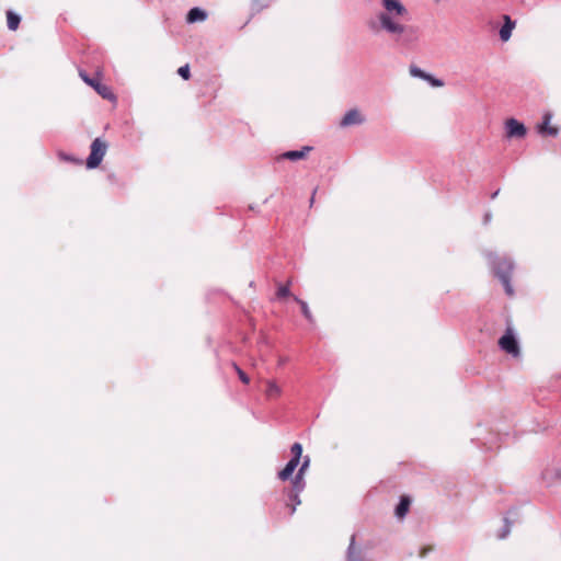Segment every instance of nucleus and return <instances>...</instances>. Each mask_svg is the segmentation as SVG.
<instances>
[{"label": "nucleus", "mask_w": 561, "mask_h": 561, "mask_svg": "<svg viewBox=\"0 0 561 561\" xmlns=\"http://www.w3.org/2000/svg\"><path fill=\"white\" fill-rule=\"evenodd\" d=\"M381 3L385 10L368 20V28L375 34H388L397 48H414L420 39V28L399 21L408 14V9L400 0H381Z\"/></svg>", "instance_id": "f257e3e1"}, {"label": "nucleus", "mask_w": 561, "mask_h": 561, "mask_svg": "<svg viewBox=\"0 0 561 561\" xmlns=\"http://www.w3.org/2000/svg\"><path fill=\"white\" fill-rule=\"evenodd\" d=\"M490 265L494 275L501 280L504 286L505 293L508 296H513L514 289L511 285V277L514 270L513 261L506 257H499L495 254L490 253L488 255Z\"/></svg>", "instance_id": "f03ea898"}, {"label": "nucleus", "mask_w": 561, "mask_h": 561, "mask_svg": "<svg viewBox=\"0 0 561 561\" xmlns=\"http://www.w3.org/2000/svg\"><path fill=\"white\" fill-rule=\"evenodd\" d=\"M106 149L107 144L103 141L101 138H95L91 144V152L87 159V168H98L106 153Z\"/></svg>", "instance_id": "7ed1b4c3"}, {"label": "nucleus", "mask_w": 561, "mask_h": 561, "mask_svg": "<svg viewBox=\"0 0 561 561\" xmlns=\"http://www.w3.org/2000/svg\"><path fill=\"white\" fill-rule=\"evenodd\" d=\"M500 347L505 351L507 354L513 356L519 355V345L517 339L515 337L513 330L507 329L502 337L499 340Z\"/></svg>", "instance_id": "20e7f679"}, {"label": "nucleus", "mask_w": 561, "mask_h": 561, "mask_svg": "<svg viewBox=\"0 0 561 561\" xmlns=\"http://www.w3.org/2000/svg\"><path fill=\"white\" fill-rule=\"evenodd\" d=\"M505 127L508 138H524L527 134L525 125L515 118L507 119Z\"/></svg>", "instance_id": "39448f33"}, {"label": "nucleus", "mask_w": 561, "mask_h": 561, "mask_svg": "<svg viewBox=\"0 0 561 561\" xmlns=\"http://www.w3.org/2000/svg\"><path fill=\"white\" fill-rule=\"evenodd\" d=\"M365 122L364 116L356 108H352L345 113L340 122L341 127H348L354 125H360Z\"/></svg>", "instance_id": "423d86ee"}, {"label": "nucleus", "mask_w": 561, "mask_h": 561, "mask_svg": "<svg viewBox=\"0 0 561 561\" xmlns=\"http://www.w3.org/2000/svg\"><path fill=\"white\" fill-rule=\"evenodd\" d=\"M515 24V21H513L510 15H504V24L500 28L499 33L502 42H507L511 38Z\"/></svg>", "instance_id": "0eeeda50"}, {"label": "nucleus", "mask_w": 561, "mask_h": 561, "mask_svg": "<svg viewBox=\"0 0 561 561\" xmlns=\"http://www.w3.org/2000/svg\"><path fill=\"white\" fill-rule=\"evenodd\" d=\"M299 462L300 461L290 458L289 461L284 467V469L278 472V478L282 481L288 480L293 476Z\"/></svg>", "instance_id": "6e6552de"}, {"label": "nucleus", "mask_w": 561, "mask_h": 561, "mask_svg": "<svg viewBox=\"0 0 561 561\" xmlns=\"http://www.w3.org/2000/svg\"><path fill=\"white\" fill-rule=\"evenodd\" d=\"M207 19V13L205 10L201 8H192L186 16V20L188 23H196V22H203Z\"/></svg>", "instance_id": "1a4fd4ad"}, {"label": "nucleus", "mask_w": 561, "mask_h": 561, "mask_svg": "<svg viewBox=\"0 0 561 561\" xmlns=\"http://www.w3.org/2000/svg\"><path fill=\"white\" fill-rule=\"evenodd\" d=\"M311 149V147L305 146L300 150H289L283 153V158L291 161H297L304 159Z\"/></svg>", "instance_id": "9d476101"}, {"label": "nucleus", "mask_w": 561, "mask_h": 561, "mask_svg": "<svg viewBox=\"0 0 561 561\" xmlns=\"http://www.w3.org/2000/svg\"><path fill=\"white\" fill-rule=\"evenodd\" d=\"M550 119H551V116L549 114H546L543 116V121L539 125L538 129H539V133H541V134H547V135H550V136H556V135H558V128L557 127H551L549 125L550 124Z\"/></svg>", "instance_id": "9b49d317"}, {"label": "nucleus", "mask_w": 561, "mask_h": 561, "mask_svg": "<svg viewBox=\"0 0 561 561\" xmlns=\"http://www.w3.org/2000/svg\"><path fill=\"white\" fill-rule=\"evenodd\" d=\"M410 504H411L410 499L407 496H402L396 507V516L398 518H403L407 515V513L409 512Z\"/></svg>", "instance_id": "f8f14e48"}, {"label": "nucleus", "mask_w": 561, "mask_h": 561, "mask_svg": "<svg viewBox=\"0 0 561 561\" xmlns=\"http://www.w3.org/2000/svg\"><path fill=\"white\" fill-rule=\"evenodd\" d=\"M294 300L300 306V309H301V312L304 314V317L307 319L308 322L310 323H313L314 322V319H313V316L309 309V306L308 304L300 299L299 297L297 296H294Z\"/></svg>", "instance_id": "ddd939ff"}, {"label": "nucleus", "mask_w": 561, "mask_h": 561, "mask_svg": "<svg viewBox=\"0 0 561 561\" xmlns=\"http://www.w3.org/2000/svg\"><path fill=\"white\" fill-rule=\"evenodd\" d=\"M94 89L103 99L115 100V95L107 85L95 82Z\"/></svg>", "instance_id": "4468645a"}, {"label": "nucleus", "mask_w": 561, "mask_h": 561, "mask_svg": "<svg viewBox=\"0 0 561 561\" xmlns=\"http://www.w3.org/2000/svg\"><path fill=\"white\" fill-rule=\"evenodd\" d=\"M21 22V16L13 11L7 12V23L8 28L11 31H15L19 27V24Z\"/></svg>", "instance_id": "2eb2a0df"}, {"label": "nucleus", "mask_w": 561, "mask_h": 561, "mask_svg": "<svg viewBox=\"0 0 561 561\" xmlns=\"http://www.w3.org/2000/svg\"><path fill=\"white\" fill-rule=\"evenodd\" d=\"M306 486V482L304 480V476L296 473L295 478L291 481V489L289 491L301 493Z\"/></svg>", "instance_id": "dca6fc26"}, {"label": "nucleus", "mask_w": 561, "mask_h": 561, "mask_svg": "<svg viewBox=\"0 0 561 561\" xmlns=\"http://www.w3.org/2000/svg\"><path fill=\"white\" fill-rule=\"evenodd\" d=\"M299 495H300L299 492H294V491L288 492V500L293 504V507L290 510V515H293L295 513L296 507L300 504Z\"/></svg>", "instance_id": "f3484780"}, {"label": "nucleus", "mask_w": 561, "mask_h": 561, "mask_svg": "<svg viewBox=\"0 0 561 561\" xmlns=\"http://www.w3.org/2000/svg\"><path fill=\"white\" fill-rule=\"evenodd\" d=\"M291 459L300 461L302 455V445L300 443H295L290 447Z\"/></svg>", "instance_id": "a211bd4d"}, {"label": "nucleus", "mask_w": 561, "mask_h": 561, "mask_svg": "<svg viewBox=\"0 0 561 561\" xmlns=\"http://www.w3.org/2000/svg\"><path fill=\"white\" fill-rule=\"evenodd\" d=\"M409 72L412 77L414 78H420L422 80L425 79V76L427 72H425L424 70H422L421 68H419L417 66L415 65H411L410 68H409Z\"/></svg>", "instance_id": "6ab92c4d"}, {"label": "nucleus", "mask_w": 561, "mask_h": 561, "mask_svg": "<svg viewBox=\"0 0 561 561\" xmlns=\"http://www.w3.org/2000/svg\"><path fill=\"white\" fill-rule=\"evenodd\" d=\"M511 527H512V523L510 522V519L507 517H504V526L501 529V533L497 535V537L500 539L506 538L508 536V534L511 533Z\"/></svg>", "instance_id": "aec40b11"}, {"label": "nucleus", "mask_w": 561, "mask_h": 561, "mask_svg": "<svg viewBox=\"0 0 561 561\" xmlns=\"http://www.w3.org/2000/svg\"><path fill=\"white\" fill-rule=\"evenodd\" d=\"M266 393L268 397H277L280 393V389L274 381H268Z\"/></svg>", "instance_id": "412c9836"}, {"label": "nucleus", "mask_w": 561, "mask_h": 561, "mask_svg": "<svg viewBox=\"0 0 561 561\" xmlns=\"http://www.w3.org/2000/svg\"><path fill=\"white\" fill-rule=\"evenodd\" d=\"M424 80H425V81H427V82H428L432 87H434V88H439V87H443V85H444L443 80L437 79V78L433 77V76H432V75H430V73H426V76H425V79H424Z\"/></svg>", "instance_id": "4be33fe9"}, {"label": "nucleus", "mask_w": 561, "mask_h": 561, "mask_svg": "<svg viewBox=\"0 0 561 561\" xmlns=\"http://www.w3.org/2000/svg\"><path fill=\"white\" fill-rule=\"evenodd\" d=\"M276 295H277V298H279V299L290 296L289 285H280L277 289Z\"/></svg>", "instance_id": "5701e85b"}, {"label": "nucleus", "mask_w": 561, "mask_h": 561, "mask_svg": "<svg viewBox=\"0 0 561 561\" xmlns=\"http://www.w3.org/2000/svg\"><path fill=\"white\" fill-rule=\"evenodd\" d=\"M178 73L181 78H183L184 80H188L190 77H191V72H190V66L188 65H184V66H181L179 69H178Z\"/></svg>", "instance_id": "b1692460"}, {"label": "nucleus", "mask_w": 561, "mask_h": 561, "mask_svg": "<svg viewBox=\"0 0 561 561\" xmlns=\"http://www.w3.org/2000/svg\"><path fill=\"white\" fill-rule=\"evenodd\" d=\"M233 367H234V369H236L240 380L243 383H249L250 382V378L248 377V375L237 364H233Z\"/></svg>", "instance_id": "393cba45"}, {"label": "nucleus", "mask_w": 561, "mask_h": 561, "mask_svg": "<svg viewBox=\"0 0 561 561\" xmlns=\"http://www.w3.org/2000/svg\"><path fill=\"white\" fill-rule=\"evenodd\" d=\"M309 463H310V458L309 456H305L304 457V460H302V463L300 466V468L298 469V474H301L304 476L305 471L307 470V468L309 467Z\"/></svg>", "instance_id": "a878e982"}, {"label": "nucleus", "mask_w": 561, "mask_h": 561, "mask_svg": "<svg viewBox=\"0 0 561 561\" xmlns=\"http://www.w3.org/2000/svg\"><path fill=\"white\" fill-rule=\"evenodd\" d=\"M491 220H492V214H491V211H486L483 216V224L488 225L491 222Z\"/></svg>", "instance_id": "bb28decb"}, {"label": "nucleus", "mask_w": 561, "mask_h": 561, "mask_svg": "<svg viewBox=\"0 0 561 561\" xmlns=\"http://www.w3.org/2000/svg\"><path fill=\"white\" fill-rule=\"evenodd\" d=\"M80 76L81 78L83 79L84 82L88 83L89 80H91V78H89L85 73H83L82 71L80 72Z\"/></svg>", "instance_id": "cd10ccee"}, {"label": "nucleus", "mask_w": 561, "mask_h": 561, "mask_svg": "<svg viewBox=\"0 0 561 561\" xmlns=\"http://www.w3.org/2000/svg\"><path fill=\"white\" fill-rule=\"evenodd\" d=\"M95 82H99V81L96 79H91L88 81V84L94 88Z\"/></svg>", "instance_id": "c85d7f7f"}, {"label": "nucleus", "mask_w": 561, "mask_h": 561, "mask_svg": "<svg viewBox=\"0 0 561 561\" xmlns=\"http://www.w3.org/2000/svg\"><path fill=\"white\" fill-rule=\"evenodd\" d=\"M500 190L492 193L491 198L494 199L499 195Z\"/></svg>", "instance_id": "c756f323"}, {"label": "nucleus", "mask_w": 561, "mask_h": 561, "mask_svg": "<svg viewBox=\"0 0 561 561\" xmlns=\"http://www.w3.org/2000/svg\"><path fill=\"white\" fill-rule=\"evenodd\" d=\"M314 194H316V190L313 191V194H312L311 199H310V203H311V204H312V203H313V201H314Z\"/></svg>", "instance_id": "7c9ffc66"}]
</instances>
